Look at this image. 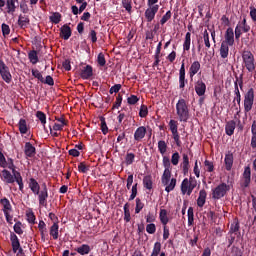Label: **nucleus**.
<instances>
[{
    "label": "nucleus",
    "mask_w": 256,
    "mask_h": 256,
    "mask_svg": "<svg viewBox=\"0 0 256 256\" xmlns=\"http://www.w3.org/2000/svg\"><path fill=\"white\" fill-rule=\"evenodd\" d=\"M29 189H31L34 195L38 196L39 205L41 207H47V199L49 198V190L47 189V183L44 182L42 184V190H41V186L39 185V182H37L35 178H30Z\"/></svg>",
    "instance_id": "1"
},
{
    "label": "nucleus",
    "mask_w": 256,
    "mask_h": 256,
    "mask_svg": "<svg viewBox=\"0 0 256 256\" xmlns=\"http://www.w3.org/2000/svg\"><path fill=\"white\" fill-rule=\"evenodd\" d=\"M176 115L178 120L182 123H187L189 121V105H187V100L180 98L176 103Z\"/></svg>",
    "instance_id": "2"
},
{
    "label": "nucleus",
    "mask_w": 256,
    "mask_h": 256,
    "mask_svg": "<svg viewBox=\"0 0 256 256\" xmlns=\"http://www.w3.org/2000/svg\"><path fill=\"white\" fill-rule=\"evenodd\" d=\"M0 204L2 205V211L4 213L5 219L9 225H13V206H11V202L7 198L0 199Z\"/></svg>",
    "instance_id": "3"
},
{
    "label": "nucleus",
    "mask_w": 256,
    "mask_h": 256,
    "mask_svg": "<svg viewBox=\"0 0 256 256\" xmlns=\"http://www.w3.org/2000/svg\"><path fill=\"white\" fill-rule=\"evenodd\" d=\"M243 64L249 73L255 71V56L249 50H245L242 53Z\"/></svg>",
    "instance_id": "4"
},
{
    "label": "nucleus",
    "mask_w": 256,
    "mask_h": 256,
    "mask_svg": "<svg viewBox=\"0 0 256 256\" xmlns=\"http://www.w3.org/2000/svg\"><path fill=\"white\" fill-rule=\"evenodd\" d=\"M228 191H231V186L226 183H221L212 190V199H223V197L227 195Z\"/></svg>",
    "instance_id": "5"
},
{
    "label": "nucleus",
    "mask_w": 256,
    "mask_h": 256,
    "mask_svg": "<svg viewBox=\"0 0 256 256\" xmlns=\"http://www.w3.org/2000/svg\"><path fill=\"white\" fill-rule=\"evenodd\" d=\"M195 187H197V180L193 178H190V179L185 178L181 183L182 195H191Z\"/></svg>",
    "instance_id": "6"
},
{
    "label": "nucleus",
    "mask_w": 256,
    "mask_h": 256,
    "mask_svg": "<svg viewBox=\"0 0 256 256\" xmlns=\"http://www.w3.org/2000/svg\"><path fill=\"white\" fill-rule=\"evenodd\" d=\"M169 128L172 133V137L177 145V147H181V137L179 136V122L176 120L169 121Z\"/></svg>",
    "instance_id": "7"
},
{
    "label": "nucleus",
    "mask_w": 256,
    "mask_h": 256,
    "mask_svg": "<svg viewBox=\"0 0 256 256\" xmlns=\"http://www.w3.org/2000/svg\"><path fill=\"white\" fill-rule=\"evenodd\" d=\"M0 75L5 83H11V81H13V76L9 71V67L3 60H0Z\"/></svg>",
    "instance_id": "8"
},
{
    "label": "nucleus",
    "mask_w": 256,
    "mask_h": 256,
    "mask_svg": "<svg viewBox=\"0 0 256 256\" xmlns=\"http://www.w3.org/2000/svg\"><path fill=\"white\" fill-rule=\"evenodd\" d=\"M10 241L12 245L13 253H17L18 255H23V248L21 247V242L19 241V237L14 232L10 233Z\"/></svg>",
    "instance_id": "9"
},
{
    "label": "nucleus",
    "mask_w": 256,
    "mask_h": 256,
    "mask_svg": "<svg viewBox=\"0 0 256 256\" xmlns=\"http://www.w3.org/2000/svg\"><path fill=\"white\" fill-rule=\"evenodd\" d=\"M222 43L229 45L230 47H233V45H235V32L233 31V28L229 27L226 30Z\"/></svg>",
    "instance_id": "10"
},
{
    "label": "nucleus",
    "mask_w": 256,
    "mask_h": 256,
    "mask_svg": "<svg viewBox=\"0 0 256 256\" xmlns=\"http://www.w3.org/2000/svg\"><path fill=\"white\" fill-rule=\"evenodd\" d=\"M158 11H159V5L148 6V8L145 10V13H144L148 23H151V21L155 19V15H157Z\"/></svg>",
    "instance_id": "11"
},
{
    "label": "nucleus",
    "mask_w": 256,
    "mask_h": 256,
    "mask_svg": "<svg viewBox=\"0 0 256 256\" xmlns=\"http://www.w3.org/2000/svg\"><path fill=\"white\" fill-rule=\"evenodd\" d=\"M0 177H1V180L7 185L13 184L15 183V181H17L15 174H11V172L7 169L2 170Z\"/></svg>",
    "instance_id": "12"
},
{
    "label": "nucleus",
    "mask_w": 256,
    "mask_h": 256,
    "mask_svg": "<svg viewBox=\"0 0 256 256\" xmlns=\"http://www.w3.org/2000/svg\"><path fill=\"white\" fill-rule=\"evenodd\" d=\"M24 153L26 155V159H29L37 155V149L33 144H31V142H26L24 146Z\"/></svg>",
    "instance_id": "13"
},
{
    "label": "nucleus",
    "mask_w": 256,
    "mask_h": 256,
    "mask_svg": "<svg viewBox=\"0 0 256 256\" xmlns=\"http://www.w3.org/2000/svg\"><path fill=\"white\" fill-rule=\"evenodd\" d=\"M243 179H244V181L242 183V187L247 189V187H249V185H251V167L250 166H246L244 168Z\"/></svg>",
    "instance_id": "14"
},
{
    "label": "nucleus",
    "mask_w": 256,
    "mask_h": 256,
    "mask_svg": "<svg viewBox=\"0 0 256 256\" xmlns=\"http://www.w3.org/2000/svg\"><path fill=\"white\" fill-rule=\"evenodd\" d=\"M195 91L198 97H203V95H205V92L207 91V85L205 82H203V80H198L195 83Z\"/></svg>",
    "instance_id": "15"
},
{
    "label": "nucleus",
    "mask_w": 256,
    "mask_h": 256,
    "mask_svg": "<svg viewBox=\"0 0 256 256\" xmlns=\"http://www.w3.org/2000/svg\"><path fill=\"white\" fill-rule=\"evenodd\" d=\"M200 70H201V63L199 61H194L191 64L188 72L190 79L193 80L195 75L198 74Z\"/></svg>",
    "instance_id": "16"
},
{
    "label": "nucleus",
    "mask_w": 256,
    "mask_h": 256,
    "mask_svg": "<svg viewBox=\"0 0 256 256\" xmlns=\"http://www.w3.org/2000/svg\"><path fill=\"white\" fill-rule=\"evenodd\" d=\"M73 34L71 27L67 24H64L61 28H60V37L62 39H64V41H68V39L71 37V35Z\"/></svg>",
    "instance_id": "17"
},
{
    "label": "nucleus",
    "mask_w": 256,
    "mask_h": 256,
    "mask_svg": "<svg viewBox=\"0 0 256 256\" xmlns=\"http://www.w3.org/2000/svg\"><path fill=\"white\" fill-rule=\"evenodd\" d=\"M145 135H147V128L145 126L138 127L134 132V141L145 139Z\"/></svg>",
    "instance_id": "18"
},
{
    "label": "nucleus",
    "mask_w": 256,
    "mask_h": 256,
    "mask_svg": "<svg viewBox=\"0 0 256 256\" xmlns=\"http://www.w3.org/2000/svg\"><path fill=\"white\" fill-rule=\"evenodd\" d=\"M31 23V20L29 19V16L20 14L18 17V26L20 29H27L29 27V24Z\"/></svg>",
    "instance_id": "19"
},
{
    "label": "nucleus",
    "mask_w": 256,
    "mask_h": 256,
    "mask_svg": "<svg viewBox=\"0 0 256 256\" xmlns=\"http://www.w3.org/2000/svg\"><path fill=\"white\" fill-rule=\"evenodd\" d=\"M93 75V66L86 65L83 67V69L80 72L81 79H91V76Z\"/></svg>",
    "instance_id": "20"
},
{
    "label": "nucleus",
    "mask_w": 256,
    "mask_h": 256,
    "mask_svg": "<svg viewBox=\"0 0 256 256\" xmlns=\"http://www.w3.org/2000/svg\"><path fill=\"white\" fill-rule=\"evenodd\" d=\"M15 3H19V0L6 1V9H7L8 15H14L15 11H17V5Z\"/></svg>",
    "instance_id": "21"
},
{
    "label": "nucleus",
    "mask_w": 256,
    "mask_h": 256,
    "mask_svg": "<svg viewBox=\"0 0 256 256\" xmlns=\"http://www.w3.org/2000/svg\"><path fill=\"white\" fill-rule=\"evenodd\" d=\"M233 161V153L228 152L227 154H225L224 163L226 171H231V169L233 168Z\"/></svg>",
    "instance_id": "22"
},
{
    "label": "nucleus",
    "mask_w": 256,
    "mask_h": 256,
    "mask_svg": "<svg viewBox=\"0 0 256 256\" xmlns=\"http://www.w3.org/2000/svg\"><path fill=\"white\" fill-rule=\"evenodd\" d=\"M235 127H237V123L234 120H230L226 123L225 133L229 137L235 133Z\"/></svg>",
    "instance_id": "23"
},
{
    "label": "nucleus",
    "mask_w": 256,
    "mask_h": 256,
    "mask_svg": "<svg viewBox=\"0 0 256 256\" xmlns=\"http://www.w3.org/2000/svg\"><path fill=\"white\" fill-rule=\"evenodd\" d=\"M50 236L57 241L59 239V222H54L50 227Z\"/></svg>",
    "instance_id": "24"
},
{
    "label": "nucleus",
    "mask_w": 256,
    "mask_h": 256,
    "mask_svg": "<svg viewBox=\"0 0 256 256\" xmlns=\"http://www.w3.org/2000/svg\"><path fill=\"white\" fill-rule=\"evenodd\" d=\"M75 251H77L79 255H89L91 253V246H89V244H82L75 248Z\"/></svg>",
    "instance_id": "25"
},
{
    "label": "nucleus",
    "mask_w": 256,
    "mask_h": 256,
    "mask_svg": "<svg viewBox=\"0 0 256 256\" xmlns=\"http://www.w3.org/2000/svg\"><path fill=\"white\" fill-rule=\"evenodd\" d=\"M207 201V191L205 189L200 190L199 197L197 199V205L203 207Z\"/></svg>",
    "instance_id": "26"
},
{
    "label": "nucleus",
    "mask_w": 256,
    "mask_h": 256,
    "mask_svg": "<svg viewBox=\"0 0 256 256\" xmlns=\"http://www.w3.org/2000/svg\"><path fill=\"white\" fill-rule=\"evenodd\" d=\"M229 47H231L229 44L221 42L220 57L222 59H227L229 57Z\"/></svg>",
    "instance_id": "27"
},
{
    "label": "nucleus",
    "mask_w": 256,
    "mask_h": 256,
    "mask_svg": "<svg viewBox=\"0 0 256 256\" xmlns=\"http://www.w3.org/2000/svg\"><path fill=\"white\" fill-rule=\"evenodd\" d=\"M181 166L184 175H187L189 173V155L183 154V161Z\"/></svg>",
    "instance_id": "28"
},
{
    "label": "nucleus",
    "mask_w": 256,
    "mask_h": 256,
    "mask_svg": "<svg viewBox=\"0 0 256 256\" xmlns=\"http://www.w3.org/2000/svg\"><path fill=\"white\" fill-rule=\"evenodd\" d=\"M28 59H29L30 63H32V65H37V63H39V56L37 54V51L31 50L28 53Z\"/></svg>",
    "instance_id": "29"
},
{
    "label": "nucleus",
    "mask_w": 256,
    "mask_h": 256,
    "mask_svg": "<svg viewBox=\"0 0 256 256\" xmlns=\"http://www.w3.org/2000/svg\"><path fill=\"white\" fill-rule=\"evenodd\" d=\"M143 185L145 189H148V191H151V189H153V178L151 177V175L144 176Z\"/></svg>",
    "instance_id": "30"
},
{
    "label": "nucleus",
    "mask_w": 256,
    "mask_h": 256,
    "mask_svg": "<svg viewBox=\"0 0 256 256\" xmlns=\"http://www.w3.org/2000/svg\"><path fill=\"white\" fill-rule=\"evenodd\" d=\"M19 131L22 135H26L27 131L29 130L27 128V120L25 119H20L18 123Z\"/></svg>",
    "instance_id": "31"
},
{
    "label": "nucleus",
    "mask_w": 256,
    "mask_h": 256,
    "mask_svg": "<svg viewBox=\"0 0 256 256\" xmlns=\"http://www.w3.org/2000/svg\"><path fill=\"white\" fill-rule=\"evenodd\" d=\"M161 181L162 185H169L171 181V170H164Z\"/></svg>",
    "instance_id": "32"
},
{
    "label": "nucleus",
    "mask_w": 256,
    "mask_h": 256,
    "mask_svg": "<svg viewBox=\"0 0 256 256\" xmlns=\"http://www.w3.org/2000/svg\"><path fill=\"white\" fill-rule=\"evenodd\" d=\"M159 218H160L162 225L167 226V223H169V217L167 216L166 209L160 210Z\"/></svg>",
    "instance_id": "33"
},
{
    "label": "nucleus",
    "mask_w": 256,
    "mask_h": 256,
    "mask_svg": "<svg viewBox=\"0 0 256 256\" xmlns=\"http://www.w3.org/2000/svg\"><path fill=\"white\" fill-rule=\"evenodd\" d=\"M239 229H241V226L239 224V219L236 218L231 223L230 233H235V235H237V233H239Z\"/></svg>",
    "instance_id": "34"
},
{
    "label": "nucleus",
    "mask_w": 256,
    "mask_h": 256,
    "mask_svg": "<svg viewBox=\"0 0 256 256\" xmlns=\"http://www.w3.org/2000/svg\"><path fill=\"white\" fill-rule=\"evenodd\" d=\"M191 49V34L187 32L183 43V51H189Z\"/></svg>",
    "instance_id": "35"
},
{
    "label": "nucleus",
    "mask_w": 256,
    "mask_h": 256,
    "mask_svg": "<svg viewBox=\"0 0 256 256\" xmlns=\"http://www.w3.org/2000/svg\"><path fill=\"white\" fill-rule=\"evenodd\" d=\"M188 226L191 227L195 223V213L193 211V207L188 208Z\"/></svg>",
    "instance_id": "36"
},
{
    "label": "nucleus",
    "mask_w": 256,
    "mask_h": 256,
    "mask_svg": "<svg viewBox=\"0 0 256 256\" xmlns=\"http://www.w3.org/2000/svg\"><path fill=\"white\" fill-rule=\"evenodd\" d=\"M251 132H252L251 147L252 149H255L256 148V122L252 123Z\"/></svg>",
    "instance_id": "37"
},
{
    "label": "nucleus",
    "mask_w": 256,
    "mask_h": 256,
    "mask_svg": "<svg viewBox=\"0 0 256 256\" xmlns=\"http://www.w3.org/2000/svg\"><path fill=\"white\" fill-rule=\"evenodd\" d=\"M131 0H122V7L131 15L133 13V6Z\"/></svg>",
    "instance_id": "38"
},
{
    "label": "nucleus",
    "mask_w": 256,
    "mask_h": 256,
    "mask_svg": "<svg viewBox=\"0 0 256 256\" xmlns=\"http://www.w3.org/2000/svg\"><path fill=\"white\" fill-rule=\"evenodd\" d=\"M49 19L51 23H54V25H59V23H61V13L59 12L52 13Z\"/></svg>",
    "instance_id": "39"
},
{
    "label": "nucleus",
    "mask_w": 256,
    "mask_h": 256,
    "mask_svg": "<svg viewBox=\"0 0 256 256\" xmlns=\"http://www.w3.org/2000/svg\"><path fill=\"white\" fill-rule=\"evenodd\" d=\"M124 221L129 223L131 221V211L129 210V203L124 205Z\"/></svg>",
    "instance_id": "40"
},
{
    "label": "nucleus",
    "mask_w": 256,
    "mask_h": 256,
    "mask_svg": "<svg viewBox=\"0 0 256 256\" xmlns=\"http://www.w3.org/2000/svg\"><path fill=\"white\" fill-rule=\"evenodd\" d=\"M245 101H255V90L250 88L244 96Z\"/></svg>",
    "instance_id": "41"
},
{
    "label": "nucleus",
    "mask_w": 256,
    "mask_h": 256,
    "mask_svg": "<svg viewBox=\"0 0 256 256\" xmlns=\"http://www.w3.org/2000/svg\"><path fill=\"white\" fill-rule=\"evenodd\" d=\"M176 185H177V179L172 178L171 181H170V183L168 182V184L165 185V186H166L165 191H166L167 193H171V191H173V189H175V186H176Z\"/></svg>",
    "instance_id": "42"
},
{
    "label": "nucleus",
    "mask_w": 256,
    "mask_h": 256,
    "mask_svg": "<svg viewBox=\"0 0 256 256\" xmlns=\"http://www.w3.org/2000/svg\"><path fill=\"white\" fill-rule=\"evenodd\" d=\"M158 151L164 155L165 153H167V143L165 142V140H160L158 142Z\"/></svg>",
    "instance_id": "43"
},
{
    "label": "nucleus",
    "mask_w": 256,
    "mask_h": 256,
    "mask_svg": "<svg viewBox=\"0 0 256 256\" xmlns=\"http://www.w3.org/2000/svg\"><path fill=\"white\" fill-rule=\"evenodd\" d=\"M15 178H16V183L19 186V191L23 193L24 184H23V177L21 176V173H16Z\"/></svg>",
    "instance_id": "44"
},
{
    "label": "nucleus",
    "mask_w": 256,
    "mask_h": 256,
    "mask_svg": "<svg viewBox=\"0 0 256 256\" xmlns=\"http://www.w3.org/2000/svg\"><path fill=\"white\" fill-rule=\"evenodd\" d=\"M36 117L39 119L42 125H45L47 123V115L42 111L36 112Z\"/></svg>",
    "instance_id": "45"
},
{
    "label": "nucleus",
    "mask_w": 256,
    "mask_h": 256,
    "mask_svg": "<svg viewBox=\"0 0 256 256\" xmlns=\"http://www.w3.org/2000/svg\"><path fill=\"white\" fill-rule=\"evenodd\" d=\"M97 63L100 67H105V65H107V60H105V54H103V52L98 54Z\"/></svg>",
    "instance_id": "46"
},
{
    "label": "nucleus",
    "mask_w": 256,
    "mask_h": 256,
    "mask_svg": "<svg viewBox=\"0 0 256 256\" xmlns=\"http://www.w3.org/2000/svg\"><path fill=\"white\" fill-rule=\"evenodd\" d=\"M149 115V109L147 108L146 105H141L140 111H139V117L142 119H145Z\"/></svg>",
    "instance_id": "47"
},
{
    "label": "nucleus",
    "mask_w": 256,
    "mask_h": 256,
    "mask_svg": "<svg viewBox=\"0 0 256 256\" xmlns=\"http://www.w3.org/2000/svg\"><path fill=\"white\" fill-rule=\"evenodd\" d=\"M143 207H145V204L141 201L140 198H136V207H135V213L139 214L143 210Z\"/></svg>",
    "instance_id": "48"
},
{
    "label": "nucleus",
    "mask_w": 256,
    "mask_h": 256,
    "mask_svg": "<svg viewBox=\"0 0 256 256\" xmlns=\"http://www.w3.org/2000/svg\"><path fill=\"white\" fill-rule=\"evenodd\" d=\"M162 163L164 170H171V159H169V156H163Z\"/></svg>",
    "instance_id": "49"
},
{
    "label": "nucleus",
    "mask_w": 256,
    "mask_h": 256,
    "mask_svg": "<svg viewBox=\"0 0 256 256\" xmlns=\"http://www.w3.org/2000/svg\"><path fill=\"white\" fill-rule=\"evenodd\" d=\"M253 100H244V111L249 113L253 109Z\"/></svg>",
    "instance_id": "50"
},
{
    "label": "nucleus",
    "mask_w": 256,
    "mask_h": 256,
    "mask_svg": "<svg viewBox=\"0 0 256 256\" xmlns=\"http://www.w3.org/2000/svg\"><path fill=\"white\" fill-rule=\"evenodd\" d=\"M27 221L28 223H31V225H35V220L37 219L35 217V213L33 211L26 213Z\"/></svg>",
    "instance_id": "51"
},
{
    "label": "nucleus",
    "mask_w": 256,
    "mask_h": 256,
    "mask_svg": "<svg viewBox=\"0 0 256 256\" xmlns=\"http://www.w3.org/2000/svg\"><path fill=\"white\" fill-rule=\"evenodd\" d=\"M122 103H123V96L121 94H118L112 109H119Z\"/></svg>",
    "instance_id": "52"
},
{
    "label": "nucleus",
    "mask_w": 256,
    "mask_h": 256,
    "mask_svg": "<svg viewBox=\"0 0 256 256\" xmlns=\"http://www.w3.org/2000/svg\"><path fill=\"white\" fill-rule=\"evenodd\" d=\"M22 225L21 221H17L14 224V232L17 233V235H23V229L21 228Z\"/></svg>",
    "instance_id": "53"
},
{
    "label": "nucleus",
    "mask_w": 256,
    "mask_h": 256,
    "mask_svg": "<svg viewBox=\"0 0 256 256\" xmlns=\"http://www.w3.org/2000/svg\"><path fill=\"white\" fill-rule=\"evenodd\" d=\"M179 159H181V156L179 155V152L173 153L172 157H171L172 165H174V166L179 165Z\"/></svg>",
    "instance_id": "54"
},
{
    "label": "nucleus",
    "mask_w": 256,
    "mask_h": 256,
    "mask_svg": "<svg viewBox=\"0 0 256 256\" xmlns=\"http://www.w3.org/2000/svg\"><path fill=\"white\" fill-rule=\"evenodd\" d=\"M1 29L3 37H7L11 33V28L5 23L1 25Z\"/></svg>",
    "instance_id": "55"
},
{
    "label": "nucleus",
    "mask_w": 256,
    "mask_h": 256,
    "mask_svg": "<svg viewBox=\"0 0 256 256\" xmlns=\"http://www.w3.org/2000/svg\"><path fill=\"white\" fill-rule=\"evenodd\" d=\"M204 165H205L206 171H208V173H213V171H215V166L213 165V162H211L209 160H205Z\"/></svg>",
    "instance_id": "56"
},
{
    "label": "nucleus",
    "mask_w": 256,
    "mask_h": 256,
    "mask_svg": "<svg viewBox=\"0 0 256 256\" xmlns=\"http://www.w3.org/2000/svg\"><path fill=\"white\" fill-rule=\"evenodd\" d=\"M125 161H126V165H133V162L135 161V154L127 153Z\"/></svg>",
    "instance_id": "57"
},
{
    "label": "nucleus",
    "mask_w": 256,
    "mask_h": 256,
    "mask_svg": "<svg viewBox=\"0 0 256 256\" xmlns=\"http://www.w3.org/2000/svg\"><path fill=\"white\" fill-rule=\"evenodd\" d=\"M146 231L149 233V235H153L157 231V226H155L153 223H150L146 226Z\"/></svg>",
    "instance_id": "58"
},
{
    "label": "nucleus",
    "mask_w": 256,
    "mask_h": 256,
    "mask_svg": "<svg viewBox=\"0 0 256 256\" xmlns=\"http://www.w3.org/2000/svg\"><path fill=\"white\" fill-rule=\"evenodd\" d=\"M139 184L135 183L132 188H131V195L129 197V201H133L135 199V197H137V186Z\"/></svg>",
    "instance_id": "59"
},
{
    "label": "nucleus",
    "mask_w": 256,
    "mask_h": 256,
    "mask_svg": "<svg viewBox=\"0 0 256 256\" xmlns=\"http://www.w3.org/2000/svg\"><path fill=\"white\" fill-rule=\"evenodd\" d=\"M172 13L171 10L166 12V15H164L161 20H160V24L161 25H165V23H167V21H169V19H171Z\"/></svg>",
    "instance_id": "60"
},
{
    "label": "nucleus",
    "mask_w": 256,
    "mask_h": 256,
    "mask_svg": "<svg viewBox=\"0 0 256 256\" xmlns=\"http://www.w3.org/2000/svg\"><path fill=\"white\" fill-rule=\"evenodd\" d=\"M79 173H87L89 171V166L85 164V162H80L78 165Z\"/></svg>",
    "instance_id": "61"
},
{
    "label": "nucleus",
    "mask_w": 256,
    "mask_h": 256,
    "mask_svg": "<svg viewBox=\"0 0 256 256\" xmlns=\"http://www.w3.org/2000/svg\"><path fill=\"white\" fill-rule=\"evenodd\" d=\"M32 75H33V77H35V79H38V81H40L42 83L44 78H43V74H41V72H39V70L32 69Z\"/></svg>",
    "instance_id": "62"
},
{
    "label": "nucleus",
    "mask_w": 256,
    "mask_h": 256,
    "mask_svg": "<svg viewBox=\"0 0 256 256\" xmlns=\"http://www.w3.org/2000/svg\"><path fill=\"white\" fill-rule=\"evenodd\" d=\"M152 253L159 256V253H161V242H155Z\"/></svg>",
    "instance_id": "63"
},
{
    "label": "nucleus",
    "mask_w": 256,
    "mask_h": 256,
    "mask_svg": "<svg viewBox=\"0 0 256 256\" xmlns=\"http://www.w3.org/2000/svg\"><path fill=\"white\" fill-rule=\"evenodd\" d=\"M128 105H136V103L139 101V97L136 95H131L130 97L127 98Z\"/></svg>",
    "instance_id": "64"
}]
</instances>
